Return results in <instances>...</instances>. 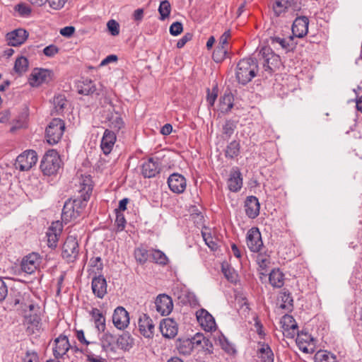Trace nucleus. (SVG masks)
I'll use <instances>...</instances> for the list:
<instances>
[{"label": "nucleus", "instance_id": "nucleus-1", "mask_svg": "<svg viewBox=\"0 0 362 362\" xmlns=\"http://www.w3.org/2000/svg\"><path fill=\"white\" fill-rule=\"evenodd\" d=\"M258 71L259 65L257 59L243 58L238 62L236 66V80L240 84L246 85L257 75Z\"/></svg>", "mask_w": 362, "mask_h": 362}, {"label": "nucleus", "instance_id": "nucleus-2", "mask_svg": "<svg viewBox=\"0 0 362 362\" xmlns=\"http://www.w3.org/2000/svg\"><path fill=\"white\" fill-rule=\"evenodd\" d=\"M88 201L82 198H70L64 204L62 213V220L65 224L77 219L81 216L87 205Z\"/></svg>", "mask_w": 362, "mask_h": 362}, {"label": "nucleus", "instance_id": "nucleus-3", "mask_svg": "<svg viewBox=\"0 0 362 362\" xmlns=\"http://www.w3.org/2000/svg\"><path fill=\"white\" fill-rule=\"evenodd\" d=\"M258 64H262L264 71L267 78L272 76L276 68L281 64V59L278 54H276L269 47H263L258 53Z\"/></svg>", "mask_w": 362, "mask_h": 362}, {"label": "nucleus", "instance_id": "nucleus-4", "mask_svg": "<svg viewBox=\"0 0 362 362\" xmlns=\"http://www.w3.org/2000/svg\"><path fill=\"white\" fill-rule=\"evenodd\" d=\"M60 163L61 159L57 151L51 149L44 155L40 168L44 175L50 176L57 173L60 168Z\"/></svg>", "mask_w": 362, "mask_h": 362}, {"label": "nucleus", "instance_id": "nucleus-5", "mask_svg": "<svg viewBox=\"0 0 362 362\" xmlns=\"http://www.w3.org/2000/svg\"><path fill=\"white\" fill-rule=\"evenodd\" d=\"M65 129L64 122L59 118H54L45 129V139L50 145H55L62 139Z\"/></svg>", "mask_w": 362, "mask_h": 362}, {"label": "nucleus", "instance_id": "nucleus-6", "mask_svg": "<svg viewBox=\"0 0 362 362\" xmlns=\"http://www.w3.org/2000/svg\"><path fill=\"white\" fill-rule=\"evenodd\" d=\"M80 352L86 356L88 361L107 362L106 358L102 357V354L105 351L100 342L89 341Z\"/></svg>", "mask_w": 362, "mask_h": 362}, {"label": "nucleus", "instance_id": "nucleus-7", "mask_svg": "<svg viewBox=\"0 0 362 362\" xmlns=\"http://www.w3.org/2000/svg\"><path fill=\"white\" fill-rule=\"evenodd\" d=\"M37 161V155L34 150H27L20 154L16 160L15 166L21 171H27L32 168Z\"/></svg>", "mask_w": 362, "mask_h": 362}, {"label": "nucleus", "instance_id": "nucleus-8", "mask_svg": "<svg viewBox=\"0 0 362 362\" xmlns=\"http://www.w3.org/2000/svg\"><path fill=\"white\" fill-rule=\"evenodd\" d=\"M79 252L78 243L76 236L69 235L62 247V257L67 262H74Z\"/></svg>", "mask_w": 362, "mask_h": 362}, {"label": "nucleus", "instance_id": "nucleus-9", "mask_svg": "<svg viewBox=\"0 0 362 362\" xmlns=\"http://www.w3.org/2000/svg\"><path fill=\"white\" fill-rule=\"evenodd\" d=\"M246 244L252 252H257L264 249L262 235L258 228L252 227L248 230L246 235Z\"/></svg>", "mask_w": 362, "mask_h": 362}, {"label": "nucleus", "instance_id": "nucleus-10", "mask_svg": "<svg viewBox=\"0 0 362 362\" xmlns=\"http://www.w3.org/2000/svg\"><path fill=\"white\" fill-rule=\"evenodd\" d=\"M40 263V255L37 252H31L23 258L21 268L23 272L32 274L39 269Z\"/></svg>", "mask_w": 362, "mask_h": 362}, {"label": "nucleus", "instance_id": "nucleus-11", "mask_svg": "<svg viewBox=\"0 0 362 362\" xmlns=\"http://www.w3.org/2000/svg\"><path fill=\"white\" fill-rule=\"evenodd\" d=\"M161 167L158 158H148L141 166V173L145 178L155 177L160 172Z\"/></svg>", "mask_w": 362, "mask_h": 362}, {"label": "nucleus", "instance_id": "nucleus-12", "mask_svg": "<svg viewBox=\"0 0 362 362\" xmlns=\"http://www.w3.org/2000/svg\"><path fill=\"white\" fill-rule=\"evenodd\" d=\"M77 187L79 194L78 198L88 201L93 189V182L91 176L90 175H81L78 177Z\"/></svg>", "mask_w": 362, "mask_h": 362}, {"label": "nucleus", "instance_id": "nucleus-13", "mask_svg": "<svg viewBox=\"0 0 362 362\" xmlns=\"http://www.w3.org/2000/svg\"><path fill=\"white\" fill-rule=\"evenodd\" d=\"M204 339L202 335H197L192 339H179L177 342V349L179 354L187 356L193 351L195 345H199Z\"/></svg>", "mask_w": 362, "mask_h": 362}, {"label": "nucleus", "instance_id": "nucleus-14", "mask_svg": "<svg viewBox=\"0 0 362 362\" xmlns=\"http://www.w3.org/2000/svg\"><path fill=\"white\" fill-rule=\"evenodd\" d=\"M196 317L200 326L206 332L216 329V324L214 317L205 309L201 308L196 312Z\"/></svg>", "mask_w": 362, "mask_h": 362}, {"label": "nucleus", "instance_id": "nucleus-15", "mask_svg": "<svg viewBox=\"0 0 362 362\" xmlns=\"http://www.w3.org/2000/svg\"><path fill=\"white\" fill-rule=\"evenodd\" d=\"M93 293L98 298L103 299L107 293L106 279L102 274H95L91 281Z\"/></svg>", "mask_w": 362, "mask_h": 362}, {"label": "nucleus", "instance_id": "nucleus-16", "mask_svg": "<svg viewBox=\"0 0 362 362\" xmlns=\"http://www.w3.org/2000/svg\"><path fill=\"white\" fill-rule=\"evenodd\" d=\"M139 329L141 335L145 338H153L155 332V325L153 320L145 313H143L139 318Z\"/></svg>", "mask_w": 362, "mask_h": 362}, {"label": "nucleus", "instance_id": "nucleus-17", "mask_svg": "<svg viewBox=\"0 0 362 362\" xmlns=\"http://www.w3.org/2000/svg\"><path fill=\"white\" fill-rule=\"evenodd\" d=\"M112 322L114 326L119 329L124 330L129 325V313L122 306L115 308L112 315Z\"/></svg>", "mask_w": 362, "mask_h": 362}, {"label": "nucleus", "instance_id": "nucleus-18", "mask_svg": "<svg viewBox=\"0 0 362 362\" xmlns=\"http://www.w3.org/2000/svg\"><path fill=\"white\" fill-rule=\"evenodd\" d=\"M62 230V222L57 221L52 223L46 233L47 237V245L49 247L52 249L57 247L59 238Z\"/></svg>", "mask_w": 362, "mask_h": 362}, {"label": "nucleus", "instance_id": "nucleus-19", "mask_svg": "<svg viewBox=\"0 0 362 362\" xmlns=\"http://www.w3.org/2000/svg\"><path fill=\"white\" fill-rule=\"evenodd\" d=\"M297 5L295 0H275L273 11L276 16H284L288 12H295Z\"/></svg>", "mask_w": 362, "mask_h": 362}, {"label": "nucleus", "instance_id": "nucleus-20", "mask_svg": "<svg viewBox=\"0 0 362 362\" xmlns=\"http://www.w3.org/2000/svg\"><path fill=\"white\" fill-rule=\"evenodd\" d=\"M168 185L170 189L176 194L185 192L187 187L185 177L179 173H173L168 178Z\"/></svg>", "mask_w": 362, "mask_h": 362}, {"label": "nucleus", "instance_id": "nucleus-21", "mask_svg": "<svg viewBox=\"0 0 362 362\" xmlns=\"http://www.w3.org/2000/svg\"><path fill=\"white\" fill-rule=\"evenodd\" d=\"M51 71L45 69H35L28 78L29 84L37 87L50 78Z\"/></svg>", "mask_w": 362, "mask_h": 362}, {"label": "nucleus", "instance_id": "nucleus-22", "mask_svg": "<svg viewBox=\"0 0 362 362\" xmlns=\"http://www.w3.org/2000/svg\"><path fill=\"white\" fill-rule=\"evenodd\" d=\"M159 329L165 338L172 339L177 334L178 325L173 318L168 317L160 321Z\"/></svg>", "mask_w": 362, "mask_h": 362}, {"label": "nucleus", "instance_id": "nucleus-23", "mask_svg": "<svg viewBox=\"0 0 362 362\" xmlns=\"http://www.w3.org/2000/svg\"><path fill=\"white\" fill-rule=\"evenodd\" d=\"M54 342L53 354L57 359L62 358L71 348L68 337L64 334H60Z\"/></svg>", "mask_w": 362, "mask_h": 362}, {"label": "nucleus", "instance_id": "nucleus-24", "mask_svg": "<svg viewBox=\"0 0 362 362\" xmlns=\"http://www.w3.org/2000/svg\"><path fill=\"white\" fill-rule=\"evenodd\" d=\"M28 37V32L23 28L16 29L6 35V40L9 46L18 47L25 42Z\"/></svg>", "mask_w": 362, "mask_h": 362}, {"label": "nucleus", "instance_id": "nucleus-25", "mask_svg": "<svg viewBox=\"0 0 362 362\" xmlns=\"http://www.w3.org/2000/svg\"><path fill=\"white\" fill-rule=\"evenodd\" d=\"M309 19L303 16L297 17L292 25V33L298 38L303 37L308 32Z\"/></svg>", "mask_w": 362, "mask_h": 362}, {"label": "nucleus", "instance_id": "nucleus-26", "mask_svg": "<svg viewBox=\"0 0 362 362\" xmlns=\"http://www.w3.org/2000/svg\"><path fill=\"white\" fill-rule=\"evenodd\" d=\"M155 303L157 311L162 315H168L173 310V300L166 294L158 295L156 299Z\"/></svg>", "mask_w": 362, "mask_h": 362}, {"label": "nucleus", "instance_id": "nucleus-27", "mask_svg": "<svg viewBox=\"0 0 362 362\" xmlns=\"http://www.w3.org/2000/svg\"><path fill=\"white\" fill-rule=\"evenodd\" d=\"M117 141L115 132L108 129H105L100 141V148L105 155L111 153Z\"/></svg>", "mask_w": 362, "mask_h": 362}, {"label": "nucleus", "instance_id": "nucleus-28", "mask_svg": "<svg viewBox=\"0 0 362 362\" xmlns=\"http://www.w3.org/2000/svg\"><path fill=\"white\" fill-rule=\"evenodd\" d=\"M174 295L183 305H189L195 308L199 305V300L194 293L186 289H176L174 291Z\"/></svg>", "mask_w": 362, "mask_h": 362}, {"label": "nucleus", "instance_id": "nucleus-29", "mask_svg": "<svg viewBox=\"0 0 362 362\" xmlns=\"http://www.w3.org/2000/svg\"><path fill=\"white\" fill-rule=\"evenodd\" d=\"M296 342L299 349L304 353H309V346L313 344V338L311 334L306 330L302 329L301 331L296 332Z\"/></svg>", "mask_w": 362, "mask_h": 362}, {"label": "nucleus", "instance_id": "nucleus-30", "mask_svg": "<svg viewBox=\"0 0 362 362\" xmlns=\"http://www.w3.org/2000/svg\"><path fill=\"white\" fill-rule=\"evenodd\" d=\"M228 188L230 192H238L243 187V177L240 170L233 168L227 180Z\"/></svg>", "mask_w": 362, "mask_h": 362}, {"label": "nucleus", "instance_id": "nucleus-31", "mask_svg": "<svg viewBox=\"0 0 362 362\" xmlns=\"http://www.w3.org/2000/svg\"><path fill=\"white\" fill-rule=\"evenodd\" d=\"M259 202L255 196L247 197L245 202V211L250 218H255L259 214Z\"/></svg>", "mask_w": 362, "mask_h": 362}, {"label": "nucleus", "instance_id": "nucleus-32", "mask_svg": "<svg viewBox=\"0 0 362 362\" xmlns=\"http://www.w3.org/2000/svg\"><path fill=\"white\" fill-rule=\"evenodd\" d=\"M257 346V355L261 362L274 361V352L268 344L264 341H259Z\"/></svg>", "mask_w": 362, "mask_h": 362}, {"label": "nucleus", "instance_id": "nucleus-33", "mask_svg": "<svg viewBox=\"0 0 362 362\" xmlns=\"http://www.w3.org/2000/svg\"><path fill=\"white\" fill-rule=\"evenodd\" d=\"M281 323L284 331L286 333V337L293 338L298 330V325L295 319L291 315H285L282 317Z\"/></svg>", "mask_w": 362, "mask_h": 362}, {"label": "nucleus", "instance_id": "nucleus-34", "mask_svg": "<svg viewBox=\"0 0 362 362\" xmlns=\"http://www.w3.org/2000/svg\"><path fill=\"white\" fill-rule=\"evenodd\" d=\"M117 336L109 332H104L100 338V343L105 352H116Z\"/></svg>", "mask_w": 362, "mask_h": 362}, {"label": "nucleus", "instance_id": "nucleus-35", "mask_svg": "<svg viewBox=\"0 0 362 362\" xmlns=\"http://www.w3.org/2000/svg\"><path fill=\"white\" fill-rule=\"evenodd\" d=\"M89 313L97 330L99 332H104L106 329L105 317L101 310L97 308H93Z\"/></svg>", "mask_w": 362, "mask_h": 362}, {"label": "nucleus", "instance_id": "nucleus-36", "mask_svg": "<svg viewBox=\"0 0 362 362\" xmlns=\"http://www.w3.org/2000/svg\"><path fill=\"white\" fill-rule=\"evenodd\" d=\"M134 345V339L127 332L117 336L116 349H120L124 351H129Z\"/></svg>", "mask_w": 362, "mask_h": 362}, {"label": "nucleus", "instance_id": "nucleus-37", "mask_svg": "<svg viewBox=\"0 0 362 362\" xmlns=\"http://www.w3.org/2000/svg\"><path fill=\"white\" fill-rule=\"evenodd\" d=\"M78 92L82 95H92L96 93L97 88L94 82L90 79L79 81L77 85Z\"/></svg>", "mask_w": 362, "mask_h": 362}, {"label": "nucleus", "instance_id": "nucleus-38", "mask_svg": "<svg viewBox=\"0 0 362 362\" xmlns=\"http://www.w3.org/2000/svg\"><path fill=\"white\" fill-rule=\"evenodd\" d=\"M234 98L231 93H225L220 98L219 110L221 113L227 114L233 107Z\"/></svg>", "mask_w": 362, "mask_h": 362}, {"label": "nucleus", "instance_id": "nucleus-39", "mask_svg": "<svg viewBox=\"0 0 362 362\" xmlns=\"http://www.w3.org/2000/svg\"><path fill=\"white\" fill-rule=\"evenodd\" d=\"M270 284L275 288H281L284 284V274L280 269H273L269 276Z\"/></svg>", "mask_w": 362, "mask_h": 362}, {"label": "nucleus", "instance_id": "nucleus-40", "mask_svg": "<svg viewBox=\"0 0 362 362\" xmlns=\"http://www.w3.org/2000/svg\"><path fill=\"white\" fill-rule=\"evenodd\" d=\"M209 229L204 227V229L202 230V236L205 244L212 250L216 251L218 248V245L216 242V238H214L211 233L209 231Z\"/></svg>", "mask_w": 362, "mask_h": 362}, {"label": "nucleus", "instance_id": "nucleus-41", "mask_svg": "<svg viewBox=\"0 0 362 362\" xmlns=\"http://www.w3.org/2000/svg\"><path fill=\"white\" fill-rule=\"evenodd\" d=\"M109 127L115 132H119L124 127V122L118 112L112 113L108 117Z\"/></svg>", "mask_w": 362, "mask_h": 362}, {"label": "nucleus", "instance_id": "nucleus-42", "mask_svg": "<svg viewBox=\"0 0 362 362\" xmlns=\"http://www.w3.org/2000/svg\"><path fill=\"white\" fill-rule=\"evenodd\" d=\"M256 262L262 269H266L270 263V253L267 250H261L257 252Z\"/></svg>", "mask_w": 362, "mask_h": 362}, {"label": "nucleus", "instance_id": "nucleus-43", "mask_svg": "<svg viewBox=\"0 0 362 362\" xmlns=\"http://www.w3.org/2000/svg\"><path fill=\"white\" fill-rule=\"evenodd\" d=\"M28 65L29 63L28 59L25 57L21 56L16 59L13 70L19 76H22L28 71Z\"/></svg>", "mask_w": 362, "mask_h": 362}, {"label": "nucleus", "instance_id": "nucleus-44", "mask_svg": "<svg viewBox=\"0 0 362 362\" xmlns=\"http://www.w3.org/2000/svg\"><path fill=\"white\" fill-rule=\"evenodd\" d=\"M280 298L281 301L280 308L287 311H291L293 308V300L291 294L287 291H284L281 293Z\"/></svg>", "mask_w": 362, "mask_h": 362}, {"label": "nucleus", "instance_id": "nucleus-45", "mask_svg": "<svg viewBox=\"0 0 362 362\" xmlns=\"http://www.w3.org/2000/svg\"><path fill=\"white\" fill-rule=\"evenodd\" d=\"M240 143L236 140L232 141L226 146L225 151L226 157L230 159L237 157L240 153Z\"/></svg>", "mask_w": 362, "mask_h": 362}, {"label": "nucleus", "instance_id": "nucleus-46", "mask_svg": "<svg viewBox=\"0 0 362 362\" xmlns=\"http://www.w3.org/2000/svg\"><path fill=\"white\" fill-rule=\"evenodd\" d=\"M228 47L218 45L213 52V60L216 63L223 62L228 56Z\"/></svg>", "mask_w": 362, "mask_h": 362}, {"label": "nucleus", "instance_id": "nucleus-47", "mask_svg": "<svg viewBox=\"0 0 362 362\" xmlns=\"http://www.w3.org/2000/svg\"><path fill=\"white\" fill-rule=\"evenodd\" d=\"M25 322L28 325V329L32 327L33 329L38 330L40 327L41 318L40 315L32 313L25 316Z\"/></svg>", "mask_w": 362, "mask_h": 362}, {"label": "nucleus", "instance_id": "nucleus-48", "mask_svg": "<svg viewBox=\"0 0 362 362\" xmlns=\"http://www.w3.org/2000/svg\"><path fill=\"white\" fill-rule=\"evenodd\" d=\"M150 257L155 263L158 264L166 265L168 262L167 256L160 250H152Z\"/></svg>", "mask_w": 362, "mask_h": 362}, {"label": "nucleus", "instance_id": "nucleus-49", "mask_svg": "<svg viewBox=\"0 0 362 362\" xmlns=\"http://www.w3.org/2000/svg\"><path fill=\"white\" fill-rule=\"evenodd\" d=\"M14 10L22 18H28L32 13L31 7L26 3H19L14 7Z\"/></svg>", "mask_w": 362, "mask_h": 362}, {"label": "nucleus", "instance_id": "nucleus-50", "mask_svg": "<svg viewBox=\"0 0 362 362\" xmlns=\"http://www.w3.org/2000/svg\"><path fill=\"white\" fill-rule=\"evenodd\" d=\"M315 362H337L336 357L326 351H318L315 355Z\"/></svg>", "mask_w": 362, "mask_h": 362}, {"label": "nucleus", "instance_id": "nucleus-51", "mask_svg": "<svg viewBox=\"0 0 362 362\" xmlns=\"http://www.w3.org/2000/svg\"><path fill=\"white\" fill-rule=\"evenodd\" d=\"M170 11L171 6L170 2L168 0L162 1L158 7V12L160 16V19L164 21L170 16Z\"/></svg>", "mask_w": 362, "mask_h": 362}, {"label": "nucleus", "instance_id": "nucleus-52", "mask_svg": "<svg viewBox=\"0 0 362 362\" xmlns=\"http://www.w3.org/2000/svg\"><path fill=\"white\" fill-rule=\"evenodd\" d=\"M148 251L144 247H137L134 250V257L139 264H145L148 258Z\"/></svg>", "mask_w": 362, "mask_h": 362}, {"label": "nucleus", "instance_id": "nucleus-53", "mask_svg": "<svg viewBox=\"0 0 362 362\" xmlns=\"http://www.w3.org/2000/svg\"><path fill=\"white\" fill-rule=\"evenodd\" d=\"M236 128V124L231 119H228L223 125V134L227 137H230Z\"/></svg>", "mask_w": 362, "mask_h": 362}, {"label": "nucleus", "instance_id": "nucleus-54", "mask_svg": "<svg viewBox=\"0 0 362 362\" xmlns=\"http://www.w3.org/2000/svg\"><path fill=\"white\" fill-rule=\"evenodd\" d=\"M66 100L62 95H58L53 98V105L56 112H60L65 107Z\"/></svg>", "mask_w": 362, "mask_h": 362}, {"label": "nucleus", "instance_id": "nucleus-55", "mask_svg": "<svg viewBox=\"0 0 362 362\" xmlns=\"http://www.w3.org/2000/svg\"><path fill=\"white\" fill-rule=\"evenodd\" d=\"M116 212V219H115V226L117 228V231H122L126 226V219L124 216L121 212L118 211V209H115Z\"/></svg>", "mask_w": 362, "mask_h": 362}, {"label": "nucleus", "instance_id": "nucleus-56", "mask_svg": "<svg viewBox=\"0 0 362 362\" xmlns=\"http://www.w3.org/2000/svg\"><path fill=\"white\" fill-rule=\"evenodd\" d=\"M218 97V88L214 86L211 90L207 89L206 101L210 107L214 106L215 101Z\"/></svg>", "mask_w": 362, "mask_h": 362}, {"label": "nucleus", "instance_id": "nucleus-57", "mask_svg": "<svg viewBox=\"0 0 362 362\" xmlns=\"http://www.w3.org/2000/svg\"><path fill=\"white\" fill-rule=\"evenodd\" d=\"M222 272L225 277L230 282L235 283L237 280V274L235 270L229 267H222Z\"/></svg>", "mask_w": 362, "mask_h": 362}, {"label": "nucleus", "instance_id": "nucleus-58", "mask_svg": "<svg viewBox=\"0 0 362 362\" xmlns=\"http://www.w3.org/2000/svg\"><path fill=\"white\" fill-rule=\"evenodd\" d=\"M22 361L23 362H40L37 353L33 350H28Z\"/></svg>", "mask_w": 362, "mask_h": 362}, {"label": "nucleus", "instance_id": "nucleus-59", "mask_svg": "<svg viewBox=\"0 0 362 362\" xmlns=\"http://www.w3.org/2000/svg\"><path fill=\"white\" fill-rule=\"evenodd\" d=\"M90 267L95 269V274L100 273L103 268L102 259L100 257H93L90 259Z\"/></svg>", "mask_w": 362, "mask_h": 362}, {"label": "nucleus", "instance_id": "nucleus-60", "mask_svg": "<svg viewBox=\"0 0 362 362\" xmlns=\"http://www.w3.org/2000/svg\"><path fill=\"white\" fill-rule=\"evenodd\" d=\"M107 28L113 36L118 35L119 33V25L115 20H110L107 24Z\"/></svg>", "mask_w": 362, "mask_h": 362}, {"label": "nucleus", "instance_id": "nucleus-61", "mask_svg": "<svg viewBox=\"0 0 362 362\" xmlns=\"http://www.w3.org/2000/svg\"><path fill=\"white\" fill-rule=\"evenodd\" d=\"M170 33L173 36H177L183 30L182 24L180 22H175L170 26Z\"/></svg>", "mask_w": 362, "mask_h": 362}, {"label": "nucleus", "instance_id": "nucleus-62", "mask_svg": "<svg viewBox=\"0 0 362 362\" xmlns=\"http://www.w3.org/2000/svg\"><path fill=\"white\" fill-rule=\"evenodd\" d=\"M59 51V49L54 45H49L43 49V53L46 57H52L57 54Z\"/></svg>", "mask_w": 362, "mask_h": 362}, {"label": "nucleus", "instance_id": "nucleus-63", "mask_svg": "<svg viewBox=\"0 0 362 362\" xmlns=\"http://www.w3.org/2000/svg\"><path fill=\"white\" fill-rule=\"evenodd\" d=\"M231 37V31L230 29L226 30L220 37L219 39V46H223L225 47H228V40Z\"/></svg>", "mask_w": 362, "mask_h": 362}, {"label": "nucleus", "instance_id": "nucleus-64", "mask_svg": "<svg viewBox=\"0 0 362 362\" xmlns=\"http://www.w3.org/2000/svg\"><path fill=\"white\" fill-rule=\"evenodd\" d=\"M66 1L67 0H45V2H47L49 6L54 10L62 8Z\"/></svg>", "mask_w": 362, "mask_h": 362}]
</instances>
